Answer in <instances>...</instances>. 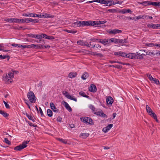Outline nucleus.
Segmentation results:
<instances>
[{
    "mask_svg": "<svg viewBox=\"0 0 160 160\" xmlns=\"http://www.w3.org/2000/svg\"><path fill=\"white\" fill-rule=\"evenodd\" d=\"M13 78V73L9 72L8 73V75L7 74H4L3 76V80L5 82V83L7 84H9L12 82V78Z\"/></svg>",
    "mask_w": 160,
    "mask_h": 160,
    "instance_id": "1",
    "label": "nucleus"
},
{
    "mask_svg": "<svg viewBox=\"0 0 160 160\" xmlns=\"http://www.w3.org/2000/svg\"><path fill=\"white\" fill-rule=\"evenodd\" d=\"M27 96L29 101L32 103H34L36 102L37 98L32 91L28 92L27 94Z\"/></svg>",
    "mask_w": 160,
    "mask_h": 160,
    "instance_id": "2",
    "label": "nucleus"
},
{
    "mask_svg": "<svg viewBox=\"0 0 160 160\" xmlns=\"http://www.w3.org/2000/svg\"><path fill=\"white\" fill-rule=\"evenodd\" d=\"M29 142V141H26L23 142L22 144L15 147L14 149L16 151L21 150L27 146V144Z\"/></svg>",
    "mask_w": 160,
    "mask_h": 160,
    "instance_id": "3",
    "label": "nucleus"
},
{
    "mask_svg": "<svg viewBox=\"0 0 160 160\" xmlns=\"http://www.w3.org/2000/svg\"><path fill=\"white\" fill-rule=\"evenodd\" d=\"M139 52H137L136 53L134 54L135 57V59H142L143 58V56H146L147 54H145L144 53H142V52H145V50H140L139 51Z\"/></svg>",
    "mask_w": 160,
    "mask_h": 160,
    "instance_id": "4",
    "label": "nucleus"
},
{
    "mask_svg": "<svg viewBox=\"0 0 160 160\" xmlns=\"http://www.w3.org/2000/svg\"><path fill=\"white\" fill-rule=\"evenodd\" d=\"M94 114L97 116H99L103 118H107V115L104 114L102 110H100L97 112H94Z\"/></svg>",
    "mask_w": 160,
    "mask_h": 160,
    "instance_id": "5",
    "label": "nucleus"
},
{
    "mask_svg": "<svg viewBox=\"0 0 160 160\" xmlns=\"http://www.w3.org/2000/svg\"><path fill=\"white\" fill-rule=\"evenodd\" d=\"M77 43L80 45L81 46H85L88 47H90L89 44L86 42H84L83 40H79L77 41Z\"/></svg>",
    "mask_w": 160,
    "mask_h": 160,
    "instance_id": "6",
    "label": "nucleus"
},
{
    "mask_svg": "<svg viewBox=\"0 0 160 160\" xmlns=\"http://www.w3.org/2000/svg\"><path fill=\"white\" fill-rule=\"evenodd\" d=\"M108 32L110 34H113L115 35L117 33H119L122 32V31L118 29H114L112 30H109Z\"/></svg>",
    "mask_w": 160,
    "mask_h": 160,
    "instance_id": "7",
    "label": "nucleus"
},
{
    "mask_svg": "<svg viewBox=\"0 0 160 160\" xmlns=\"http://www.w3.org/2000/svg\"><path fill=\"white\" fill-rule=\"evenodd\" d=\"M98 42L103 44L104 45H107L109 43V39H100V40H99Z\"/></svg>",
    "mask_w": 160,
    "mask_h": 160,
    "instance_id": "8",
    "label": "nucleus"
},
{
    "mask_svg": "<svg viewBox=\"0 0 160 160\" xmlns=\"http://www.w3.org/2000/svg\"><path fill=\"white\" fill-rule=\"evenodd\" d=\"M112 126L113 124H108L107 126L102 129V131L104 132H107L110 129Z\"/></svg>",
    "mask_w": 160,
    "mask_h": 160,
    "instance_id": "9",
    "label": "nucleus"
},
{
    "mask_svg": "<svg viewBox=\"0 0 160 160\" xmlns=\"http://www.w3.org/2000/svg\"><path fill=\"white\" fill-rule=\"evenodd\" d=\"M160 26L158 24H150L147 25V27L148 28H152L153 29H157L158 28H159Z\"/></svg>",
    "mask_w": 160,
    "mask_h": 160,
    "instance_id": "10",
    "label": "nucleus"
},
{
    "mask_svg": "<svg viewBox=\"0 0 160 160\" xmlns=\"http://www.w3.org/2000/svg\"><path fill=\"white\" fill-rule=\"evenodd\" d=\"M89 91L91 92H95L97 91L96 86L94 84H91L89 88Z\"/></svg>",
    "mask_w": 160,
    "mask_h": 160,
    "instance_id": "11",
    "label": "nucleus"
},
{
    "mask_svg": "<svg viewBox=\"0 0 160 160\" xmlns=\"http://www.w3.org/2000/svg\"><path fill=\"white\" fill-rule=\"evenodd\" d=\"M106 102L108 105H111L113 102V99L111 97L109 96L106 98Z\"/></svg>",
    "mask_w": 160,
    "mask_h": 160,
    "instance_id": "12",
    "label": "nucleus"
},
{
    "mask_svg": "<svg viewBox=\"0 0 160 160\" xmlns=\"http://www.w3.org/2000/svg\"><path fill=\"white\" fill-rule=\"evenodd\" d=\"M114 54L115 55H118V56H122L123 57H125V56L126 55V53L125 52L121 51L115 52Z\"/></svg>",
    "mask_w": 160,
    "mask_h": 160,
    "instance_id": "13",
    "label": "nucleus"
},
{
    "mask_svg": "<svg viewBox=\"0 0 160 160\" xmlns=\"http://www.w3.org/2000/svg\"><path fill=\"white\" fill-rule=\"evenodd\" d=\"M50 104L51 109L53 112H56L58 111V109L56 108L54 104L53 103L50 102Z\"/></svg>",
    "mask_w": 160,
    "mask_h": 160,
    "instance_id": "14",
    "label": "nucleus"
},
{
    "mask_svg": "<svg viewBox=\"0 0 160 160\" xmlns=\"http://www.w3.org/2000/svg\"><path fill=\"white\" fill-rule=\"evenodd\" d=\"M27 23H29L30 22L33 23H38L39 22V20L37 19H32V18H27Z\"/></svg>",
    "mask_w": 160,
    "mask_h": 160,
    "instance_id": "15",
    "label": "nucleus"
},
{
    "mask_svg": "<svg viewBox=\"0 0 160 160\" xmlns=\"http://www.w3.org/2000/svg\"><path fill=\"white\" fill-rule=\"evenodd\" d=\"M64 103V106L65 108L68 110L70 112H71L72 111V110L71 107L69 106L68 104L66 102L63 101Z\"/></svg>",
    "mask_w": 160,
    "mask_h": 160,
    "instance_id": "16",
    "label": "nucleus"
},
{
    "mask_svg": "<svg viewBox=\"0 0 160 160\" xmlns=\"http://www.w3.org/2000/svg\"><path fill=\"white\" fill-rule=\"evenodd\" d=\"M72 26L73 27L75 28L78 27H81V21H77L74 22L72 24Z\"/></svg>",
    "mask_w": 160,
    "mask_h": 160,
    "instance_id": "17",
    "label": "nucleus"
},
{
    "mask_svg": "<svg viewBox=\"0 0 160 160\" xmlns=\"http://www.w3.org/2000/svg\"><path fill=\"white\" fill-rule=\"evenodd\" d=\"M42 35L43 36V38L46 39L51 40L54 39L55 38L54 37L52 36H48L45 33Z\"/></svg>",
    "mask_w": 160,
    "mask_h": 160,
    "instance_id": "18",
    "label": "nucleus"
},
{
    "mask_svg": "<svg viewBox=\"0 0 160 160\" xmlns=\"http://www.w3.org/2000/svg\"><path fill=\"white\" fill-rule=\"evenodd\" d=\"M149 115L152 117L153 118L156 120V122H158L159 121L157 119V117L156 114L152 112L151 113L149 114Z\"/></svg>",
    "mask_w": 160,
    "mask_h": 160,
    "instance_id": "19",
    "label": "nucleus"
},
{
    "mask_svg": "<svg viewBox=\"0 0 160 160\" xmlns=\"http://www.w3.org/2000/svg\"><path fill=\"white\" fill-rule=\"evenodd\" d=\"M77 74L76 72H72L69 74L68 77L70 78H73L76 77Z\"/></svg>",
    "mask_w": 160,
    "mask_h": 160,
    "instance_id": "20",
    "label": "nucleus"
},
{
    "mask_svg": "<svg viewBox=\"0 0 160 160\" xmlns=\"http://www.w3.org/2000/svg\"><path fill=\"white\" fill-rule=\"evenodd\" d=\"M90 26V21H81V27Z\"/></svg>",
    "mask_w": 160,
    "mask_h": 160,
    "instance_id": "21",
    "label": "nucleus"
},
{
    "mask_svg": "<svg viewBox=\"0 0 160 160\" xmlns=\"http://www.w3.org/2000/svg\"><path fill=\"white\" fill-rule=\"evenodd\" d=\"M135 54L133 53L126 54V55L125 56V57L131 59H134L135 57L134 54Z\"/></svg>",
    "mask_w": 160,
    "mask_h": 160,
    "instance_id": "22",
    "label": "nucleus"
},
{
    "mask_svg": "<svg viewBox=\"0 0 160 160\" xmlns=\"http://www.w3.org/2000/svg\"><path fill=\"white\" fill-rule=\"evenodd\" d=\"M0 113L5 118L8 117L9 115L8 114L1 110H0Z\"/></svg>",
    "mask_w": 160,
    "mask_h": 160,
    "instance_id": "23",
    "label": "nucleus"
},
{
    "mask_svg": "<svg viewBox=\"0 0 160 160\" xmlns=\"http://www.w3.org/2000/svg\"><path fill=\"white\" fill-rule=\"evenodd\" d=\"M118 39L115 38H111L109 40V43L113 42L115 43H118Z\"/></svg>",
    "mask_w": 160,
    "mask_h": 160,
    "instance_id": "24",
    "label": "nucleus"
},
{
    "mask_svg": "<svg viewBox=\"0 0 160 160\" xmlns=\"http://www.w3.org/2000/svg\"><path fill=\"white\" fill-rule=\"evenodd\" d=\"M131 11L130 9H123L121 10V12H122L123 14H124L127 13H131Z\"/></svg>",
    "mask_w": 160,
    "mask_h": 160,
    "instance_id": "25",
    "label": "nucleus"
},
{
    "mask_svg": "<svg viewBox=\"0 0 160 160\" xmlns=\"http://www.w3.org/2000/svg\"><path fill=\"white\" fill-rule=\"evenodd\" d=\"M89 76L88 74L86 72H85L82 76V78L83 80L86 79Z\"/></svg>",
    "mask_w": 160,
    "mask_h": 160,
    "instance_id": "26",
    "label": "nucleus"
},
{
    "mask_svg": "<svg viewBox=\"0 0 160 160\" xmlns=\"http://www.w3.org/2000/svg\"><path fill=\"white\" fill-rule=\"evenodd\" d=\"M89 135V134L88 133H82L80 134V137H81L83 138H86Z\"/></svg>",
    "mask_w": 160,
    "mask_h": 160,
    "instance_id": "27",
    "label": "nucleus"
},
{
    "mask_svg": "<svg viewBox=\"0 0 160 160\" xmlns=\"http://www.w3.org/2000/svg\"><path fill=\"white\" fill-rule=\"evenodd\" d=\"M54 17V16L53 15H51L50 14H48L47 13H45L44 14V18H52Z\"/></svg>",
    "mask_w": 160,
    "mask_h": 160,
    "instance_id": "28",
    "label": "nucleus"
},
{
    "mask_svg": "<svg viewBox=\"0 0 160 160\" xmlns=\"http://www.w3.org/2000/svg\"><path fill=\"white\" fill-rule=\"evenodd\" d=\"M44 33H40V34H36L35 38L41 40V39L43 38V35Z\"/></svg>",
    "mask_w": 160,
    "mask_h": 160,
    "instance_id": "29",
    "label": "nucleus"
},
{
    "mask_svg": "<svg viewBox=\"0 0 160 160\" xmlns=\"http://www.w3.org/2000/svg\"><path fill=\"white\" fill-rule=\"evenodd\" d=\"M88 117H83L80 118L81 120L85 123H87L88 122Z\"/></svg>",
    "mask_w": 160,
    "mask_h": 160,
    "instance_id": "30",
    "label": "nucleus"
},
{
    "mask_svg": "<svg viewBox=\"0 0 160 160\" xmlns=\"http://www.w3.org/2000/svg\"><path fill=\"white\" fill-rule=\"evenodd\" d=\"M98 25L97 21H90V26L96 27Z\"/></svg>",
    "mask_w": 160,
    "mask_h": 160,
    "instance_id": "31",
    "label": "nucleus"
},
{
    "mask_svg": "<svg viewBox=\"0 0 160 160\" xmlns=\"http://www.w3.org/2000/svg\"><path fill=\"white\" fill-rule=\"evenodd\" d=\"M118 43H128V41L127 39H118Z\"/></svg>",
    "mask_w": 160,
    "mask_h": 160,
    "instance_id": "32",
    "label": "nucleus"
},
{
    "mask_svg": "<svg viewBox=\"0 0 160 160\" xmlns=\"http://www.w3.org/2000/svg\"><path fill=\"white\" fill-rule=\"evenodd\" d=\"M146 110L147 112L149 114L153 112L152 111L151 109L150 108V107L148 105H146Z\"/></svg>",
    "mask_w": 160,
    "mask_h": 160,
    "instance_id": "33",
    "label": "nucleus"
},
{
    "mask_svg": "<svg viewBox=\"0 0 160 160\" xmlns=\"http://www.w3.org/2000/svg\"><path fill=\"white\" fill-rule=\"evenodd\" d=\"M91 54L93 56H99L100 57H103V55L101 53H97V52H92Z\"/></svg>",
    "mask_w": 160,
    "mask_h": 160,
    "instance_id": "34",
    "label": "nucleus"
},
{
    "mask_svg": "<svg viewBox=\"0 0 160 160\" xmlns=\"http://www.w3.org/2000/svg\"><path fill=\"white\" fill-rule=\"evenodd\" d=\"M149 5H152L155 7L158 6V2H153L151 1H149Z\"/></svg>",
    "mask_w": 160,
    "mask_h": 160,
    "instance_id": "35",
    "label": "nucleus"
},
{
    "mask_svg": "<svg viewBox=\"0 0 160 160\" xmlns=\"http://www.w3.org/2000/svg\"><path fill=\"white\" fill-rule=\"evenodd\" d=\"M47 113L48 116L49 117H51L52 116V112L50 109H48L47 110Z\"/></svg>",
    "mask_w": 160,
    "mask_h": 160,
    "instance_id": "36",
    "label": "nucleus"
},
{
    "mask_svg": "<svg viewBox=\"0 0 160 160\" xmlns=\"http://www.w3.org/2000/svg\"><path fill=\"white\" fill-rule=\"evenodd\" d=\"M79 94L81 96L84 97H85L87 98H88L89 96L86 95L85 94V93L83 92H79Z\"/></svg>",
    "mask_w": 160,
    "mask_h": 160,
    "instance_id": "37",
    "label": "nucleus"
},
{
    "mask_svg": "<svg viewBox=\"0 0 160 160\" xmlns=\"http://www.w3.org/2000/svg\"><path fill=\"white\" fill-rule=\"evenodd\" d=\"M88 121L87 122H87V123L91 125L94 124V123L93 122V121L90 118L88 117Z\"/></svg>",
    "mask_w": 160,
    "mask_h": 160,
    "instance_id": "38",
    "label": "nucleus"
},
{
    "mask_svg": "<svg viewBox=\"0 0 160 160\" xmlns=\"http://www.w3.org/2000/svg\"><path fill=\"white\" fill-rule=\"evenodd\" d=\"M66 32L69 33H76L77 32V30H67L66 29L65 30Z\"/></svg>",
    "mask_w": 160,
    "mask_h": 160,
    "instance_id": "39",
    "label": "nucleus"
},
{
    "mask_svg": "<svg viewBox=\"0 0 160 160\" xmlns=\"http://www.w3.org/2000/svg\"><path fill=\"white\" fill-rule=\"evenodd\" d=\"M89 107L90 109L92 110V112L94 113V112H95V111L96 108L93 105H90L89 106Z\"/></svg>",
    "mask_w": 160,
    "mask_h": 160,
    "instance_id": "40",
    "label": "nucleus"
},
{
    "mask_svg": "<svg viewBox=\"0 0 160 160\" xmlns=\"http://www.w3.org/2000/svg\"><path fill=\"white\" fill-rule=\"evenodd\" d=\"M68 97H69L68 98L70 100H73L75 102H77V99L74 97V96H72L71 95H68Z\"/></svg>",
    "mask_w": 160,
    "mask_h": 160,
    "instance_id": "41",
    "label": "nucleus"
},
{
    "mask_svg": "<svg viewBox=\"0 0 160 160\" xmlns=\"http://www.w3.org/2000/svg\"><path fill=\"white\" fill-rule=\"evenodd\" d=\"M144 15H140L137 17L136 19H135V21L140 19H144Z\"/></svg>",
    "mask_w": 160,
    "mask_h": 160,
    "instance_id": "42",
    "label": "nucleus"
},
{
    "mask_svg": "<svg viewBox=\"0 0 160 160\" xmlns=\"http://www.w3.org/2000/svg\"><path fill=\"white\" fill-rule=\"evenodd\" d=\"M94 47L98 48H101V46L99 44H95L94 45H92L91 48H93Z\"/></svg>",
    "mask_w": 160,
    "mask_h": 160,
    "instance_id": "43",
    "label": "nucleus"
},
{
    "mask_svg": "<svg viewBox=\"0 0 160 160\" xmlns=\"http://www.w3.org/2000/svg\"><path fill=\"white\" fill-rule=\"evenodd\" d=\"M6 58H8V60L9 59V56H2V55H0V58L2 59H5Z\"/></svg>",
    "mask_w": 160,
    "mask_h": 160,
    "instance_id": "44",
    "label": "nucleus"
},
{
    "mask_svg": "<svg viewBox=\"0 0 160 160\" xmlns=\"http://www.w3.org/2000/svg\"><path fill=\"white\" fill-rule=\"evenodd\" d=\"M27 37H31L35 38L36 34L30 33L27 35Z\"/></svg>",
    "mask_w": 160,
    "mask_h": 160,
    "instance_id": "45",
    "label": "nucleus"
},
{
    "mask_svg": "<svg viewBox=\"0 0 160 160\" xmlns=\"http://www.w3.org/2000/svg\"><path fill=\"white\" fill-rule=\"evenodd\" d=\"M37 46L35 44H32L30 45H28V48H36V47Z\"/></svg>",
    "mask_w": 160,
    "mask_h": 160,
    "instance_id": "46",
    "label": "nucleus"
},
{
    "mask_svg": "<svg viewBox=\"0 0 160 160\" xmlns=\"http://www.w3.org/2000/svg\"><path fill=\"white\" fill-rule=\"evenodd\" d=\"M149 1H144L142 2H140V4L146 6L147 5H149Z\"/></svg>",
    "mask_w": 160,
    "mask_h": 160,
    "instance_id": "47",
    "label": "nucleus"
},
{
    "mask_svg": "<svg viewBox=\"0 0 160 160\" xmlns=\"http://www.w3.org/2000/svg\"><path fill=\"white\" fill-rule=\"evenodd\" d=\"M144 19H152V17L150 16L149 15H144Z\"/></svg>",
    "mask_w": 160,
    "mask_h": 160,
    "instance_id": "48",
    "label": "nucleus"
},
{
    "mask_svg": "<svg viewBox=\"0 0 160 160\" xmlns=\"http://www.w3.org/2000/svg\"><path fill=\"white\" fill-rule=\"evenodd\" d=\"M145 45L148 47H153V46H154V44L153 43H147Z\"/></svg>",
    "mask_w": 160,
    "mask_h": 160,
    "instance_id": "49",
    "label": "nucleus"
},
{
    "mask_svg": "<svg viewBox=\"0 0 160 160\" xmlns=\"http://www.w3.org/2000/svg\"><path fill=\"white\" fill-rule=\"evenodd\" d=\"M12 20H13V22L20 23L19 21L20 20H19V19L13 18Z\"/></svg>",
    "mask_w": 160,
    "mask_h": 160,
    "instance_id": "50",
    "label": "nucleus"
},
{
    "mask_svg": "<svg viewBox=\"0 0 160 160\" xmlns=\"http://www.w3.org/2000/svg\"><path fill=\"white\" fill-rule=\"evenodd\" d=\"M152 81L154 82V83H156L157 85H158L160 83L159 81L157 79L154 78V80Z\"/></svg>",
    "mask_w": 160,
    "mask_h": 160,
    "instance_id": "51",
    "label": "nucleus"
},
{
    "mask_svg": "<svg viewBox=\"0 0 160 160\" xmlns=\"http://www.w3.org/2000/svg\"><path fill=\"white\" fill-rule=\"evenodd\" d=\"M4 141L7 144H8L9 145L11 144V142L9 140H8L7 138H4Z\"/></svg>",
    "mask_w": 160,
    "mask_h": 160,
    "instance_id": "52",
    "label": "nucleus"
},
{
    "mask_svg": "<svg viewBox=\"0 0 160 160\" xmlns=\"http://www.w3.org/2000/svg\"><path fill=\"white\" fill-rule=\"evenodd\" d=\"M24 115H26L27 117L30 120H32V117L31 116L29 115V114L27 113V112H25V113H24Z\"/></svg>",
    "mask_w": 160,
    "mask_h": 160,
    "instance_id": "53",
    "label": "nucleus"
},
{
    "mask_svg": "<svg viewBox=\"0 0 160 160\" xmlns=\"http://www.w3.org/2000/svg\"><path fill=\"white\" fill-rule=\"evenodd\" d=\"M147 75L150 81H152L154 80V78H153L150 74H147Z\"/></svg>",
    "mask_w": 160,
    "mask_h": 160,
    "instance_id": "54",
    "label": "nucleus"
},
{
    "mask_svg": "<svg viewBox=\"0 0 160 160\" xmlns=\"http://www.w3.org/2000/svg\"><path fill=\"white\" fill-rule=\"evenodd\" d=\"M19 20L20 21H19V22L20 23L21 22L22 23H24L25 22H26L27 23V18H25V19H19Z\"/></svg>",
    "mask_w": 160,
    "mask_h": 160,
    "instance_id": "55",
    "label": "nucleus"
},
{
    "mask_svg": "<svg viewBox=\"0 0 160 160\" xmlns=\"http://www.w3.org/2000/svg\"><path fill=\"white\" fill-rule=\"evenodd\" d=\"M98 1L99 2V3L101 4H107V2L105 0H98Z\"/></svg>",
    "mask_w": 160,
    "mask_h": 160,
    "instance_id": "56",
    "label": "nucleus"
},
{
    "mask_svg": "<svg viewBox=\"0 0 160 160\" xmlns=\"http://www.w3.org/2000/svg\"><path fill=\"white\" fill-rule=\"evenodd\" d=\"M57 139L59 141H60L63 142L64 143H67V142L62 138H57Z\"/></svg>",
    "mask_w": 160,
    "mask_h": 160,
    "instance_id": "57",
    "label": "nucleus"
},
{
    "mask_svg": "<svg viewBox=\"0 0 160 160\" xmlns=\"http://www.w3.org/2000/svg\"><path fill=\"white\" fill-rule=\"evenodd\" d=\"M44 45H39L38 46H37L36 47V49H41L44 48Z\"/></svg>",
    "mask_w": 160,
    "mask_h": 160,
    "instance_id": "58",
    "label": "nucleus"
},
{
    "mask_svg": "<svg viewBox=\"0 0 160 160\" xmlns=\"http://www.w3.org/2000/svg\"><path fill=\"white\" fill-rule=\"evenodd\" d=\"M12 19H13V18H8L6 19H4V21H6L8 22H13V20H12Z\"/></svg>",
    "mask_w": 160,
    "mask_h": 160,
    "instance_id": "59",
    "label": "nucleus"
},
{
    "mask_svg": "<svg viewBox=\"0 0 160 160\" xmlns=\"http://www.w3.org/2000/svg\"><path fill=\"white\" fill-rule=\"evenodd\" d=\"M119 18L122 19L126 20L128 18V17H126L124 15H122L120 16Z\"/></svg>",
    "mask_w": 160,
    "mask_h": 160,
    "instance_id": "60",
    "label": "nucleus"
},
{
    "mask_svg": "<svg viewBox=\"0 0 160 160\" xmlns=\"http://www.w3.org/2000/svg\"><path fill=\"white\" fill-rule=\"evenodd\" d=\"M3 102L4 103L5 106L6 107V108L7 109H9L10 108V107L9 104H8L5 101H3Z\"/></svg>",
    "mask_w": 160,
    "mask_h": 160,
    "instance_id": "61",
    "label": "nucleus"
},
{
    "mask_svg": "<svg viewBox=\"0 0 160 160\" xmlns=\"http://www.w3.org/2000/svg\"><path fill=\"white\" fill-rule=\"evenodd\" d=\"M63 94L65 96V97L67 98H68L69 97H68V95H70L69 94H68V93L67 91H64L63 92Z\"/></svg>",
    "mask_w": 160,
    "mask_h": 160,
    "instance_id": "62",
    "label": "nucleus"
},
{
    "mask_svg": "<svg viewBox=\"0 0 160 160\" xmlns=\"http://www.w3.org/2000/svg\"><path fill=\"white\" fill-rule=\"evenodd\" d=\"M100 39H97V38H92L90 39V41H92L93 42H96L98 41V42L99 40H100Z\"/></svg>",
    "mask_w": 160,
    "mask_h": 160,
    "instance_id": "63",
    "label": "nucleus"
},
{
    "mask_svg": "<svg viewBox=\"0 0 160 160\" xmlns=\"http://www.w3.org/2000/svg\"><path fill=\"white\" fill-rule=\"evenodd\" d=\"M108 11L114 13L116 12L117 10L115 9H109L108 10Z\"/></svg>",
    "mask_w": 160,
    "mask_h": 160,
    "instance_id": "64",
    "label": "nucleus"
}]
</instances>
